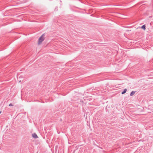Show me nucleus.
<instances>
[{
  "mask_svg": "<svg viewBox=\"0 0 153 153\" xmlns=\"http://www.w3.org/2000/svg\"><path fill=\"white\" fill-rule=\"evenodd\" d=\"M45 36L44 34H43L39 38L38 41V44H40L42 42L44 41V36Z\"/></svg>",
  "mask_w": 153,
  "mask_h": 153,
  "instance_id": "nucleus-1",
  "label": "nucleus"
},
{
  "mask_svg": "<svg viewBox=\"0 0 153 153\" xmlns=\"http://www.w3.org/2000/svg\"><path fill=\"white\" fill-rule=\"evenodd\" d=\"M32 136L33 137L36 139L38 138V137L36 133H34L32 134Z\"/></svg>",
  "mask_w": 153,
  "mask_h": 153,
  "instance_id": "nucleus-2",
  "label": "nucleus"
},
{
  "mask_svg": "<svg viewBox=\"0 0 153 153\" xmlns=\"http://www.w3.org/2000/svg\"><path fill=\"white\" fill-rule=\"evenodd\" d=\"M141 28L142 29L144 30H145L146 29V26L145 25H143L141 27Z\"/></svg>",
  "mask_w": 153,
  "mask_h": 153,
  "instance_id": "nucleus-3",
  "label": "nucleus"
},
{
  "mask_svg": "<svg viewBox=\"0 0 153 153\" xmlns=\"http://www.w3.org/2000/svg\"><path fill=\"white\" fill-rule=\"evenodd\" d=\"M127 91V90L126 89H125L122 92L121 94H124Z\"/></svg>",
  "mask_w": 153,
  "mask_h": 153,
  "instance_id": "nucleus-4",
  "label": "nucleus"
},
{
  "mask_svg": "<svg viewBox=\"0 0 153 153\" xmlns=\"http://www.w3.org/2000/svg\"><path fill=\"white\" fill-rule=\"evenodd\" d=\"M135 92L134 91H132L130 93V96H133Z\"/></svg>",
  "mask_w": 153,
  "mask_h": 153,
  "instance_id": "nucleus-5",
  "label": "nucleus"
},
{
  "mask_svg": "<svg viewBox=\"0 0 153 153\" xmlns=\"http://www.w3.org/2000/svg\"><path fill=\"white\" fill-rule=\"evenodd\" d=\"M9 106H13V104L12 103H10L9 104Z\"/></svg>",
  "mask_w": 153,
  "mask_h": 153,
  "instance_id": "nucleus-6",
  "label": "nucleus"
},
{
  "mask_svg": "<svg viewBox=\"0 0 153 153\" xmlns=\"http://www.w3.org/2000/svg\"><path fill=\"white\" fill-rule=\"evenodd\" d=\"M1 111H0V114L1 113Z\"/></svg>",
  "mask_w": 153,
  "mask_h": 153,
  "instance_id": "nucleus-7",
  "label": "nucleus"
}]
</instances>
